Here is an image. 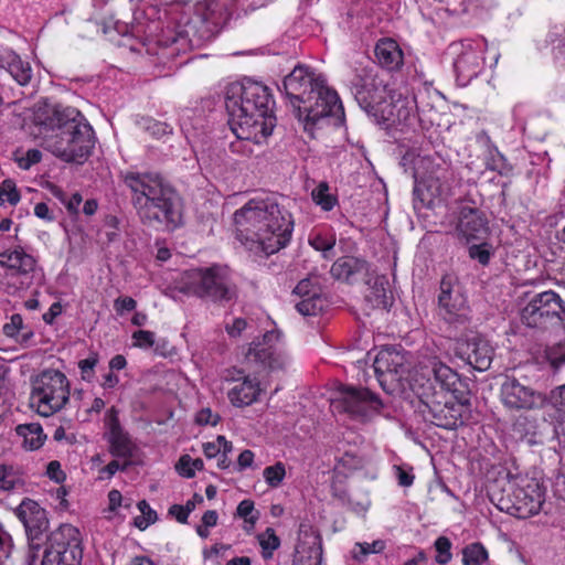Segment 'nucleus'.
Listing matches in <instances>:
<instances>
[{
	"label": "nucleus",
	"mask_w": 565,
	"mask_h": 565,
	"mask_svg": "<svg viewBox=\"0 0 565 565\" xmlns=\"http://www.w3.org/2000/svg\"><path fill=\"white\" fill-rule=\"evenodd\" d=\"M235 238L254 257H268L290 241L294 221L276 196L254 198L233 214Z\"/></svg>",
	"instance_id": "nucleus-1"
},
{
	"label": "nucleus",
	"mask_w": 565,
	"mask_h": 565,
	"mask_svg": "<svg viewBox=\"0 0 565 565\" xmlns=\"http://www.w3.org/2000/svg\"><path fill=\"white\" fill-rule=\"evenodd\" d=\"M33 122L41 132H51L44 137L45 149L66 162H82L94 148V130L75 107L39 102L33 107Z\"/></svg>",
	"instance_id": "nucleus-2"
},
{
	"label": "nucleus",
	"mask_w": 565,
	"mask_h": 565,
	"mask_svg": "<svg viewBox=\"0 0 565 565\" xmlns=\"http://www.w3.org/2000/svg\"><path fill=\"white\" fill-rule=\"evenodd\" d=\"M460 379L438 358L422 361L411 377V390L427 408L430 422L445 429H456L463 424V405L452 401Z\"/></svg>",
	"instance_id": "nucleus-3"
},
{
	"label": "nucleus",
	"mask_w": 565,
	"mask_h": 565,
	"mask_svg": "<svg viewBox=\"0 0 565 565\" xmlns=\"http://www.w3.org/2000/svg\"><path fill=\"white\" fill-rule=\"evenodd\" d=\"M282 90L303 130L313 137L318 124L327 117L342 118L343 106L335 90L327 85L326 77L313 68L298 64L285 76Z\"/></svg>",
	"instance_id": "nucleus-4"
},
{
	"label": "nucleus",
	"mask_w": 565,
	"mask_h": 565,
	"mask_svg": "<svg viewBox=\"0 0 565 565\" xmlns=\"http://www.w3.org/2000/svg\"><path fill=\"white\" fill-rule=\"evenodd\" d=\"M225 107L231 129L238 139L260 143L271 135L276 118L267 86L250 79L230 84Z\"/></svg>",
	"instance_id": "nucleus-5"
},
{
	"label": "nucleus",
	"mask_w": 565,
	"mask_h": 565,
	"mask_svg": "<svg viewBox=\"0 0 565 565\" xmlns=\"http://www.w3.org/2000/svg\"><path fill=\"white\" fill-rule=\"evenodd\" d=\"M131 202L147 226L175 227L180 222L179 196L159 173L129 171L122 174Z\"/></svg>",
	"instance_id": "nucleus-6"
},
{
	"label": "nucleus",
	"mask_w": 565,
	"mask_h": 565,
	"mask_svg": "<svg viewBox=\"0 0 565 565\" xmlns=\"http://www.w3.org/2000/svg\"><path fill=\"white\" fill-rule=\"evenodd\" d=\"M350 90L359 106L367 114L380 115L386 120L399 119L404 100L379 74L375 66L356 68L350 79Z\"/></svg>",
	"instance_id": "nucleus-7"
},
{
	"label": "nucleus",
	"mask_w": 565,
	"mask_h": 565,
	"mask_svg": "<svg viewBox=\"0 0 565 565\" xmlns=\"http://www.w3.org/2000/svg\"><path fill=\"white\" fill-rule=\"evenodd\" d=\"M175 289L214 302L230 301L236 295L227 268L218 265L183 271L175 281Z\"/></svg>",
	"instance_id": "nucleus-8"
},
{
	"label": "nucleus",
	"mask_w": 565,
	"mask_h": 565,
	"mask_svg": "<svg viewBox=\"0 0 565 565\" xmlns=\"http://www.w3.org/2000/svg\"><path fill=\"white\" fill-rule=\"evenodd\" d=\"M70 399V383L64 373L45 370L36 379L30 403L39 415L47 417L61 411Z\"/></svg>",
	"instance_id": "nucleus-9"
},
{
	"label": "nucleus",
	"mask_w": 565,
	"mask_h": 565,
	"mask_svg": "<svg viewBox=\"0 0 565 565\" xmlns=\"http://www.w3.org/2000/svg\"><path fill=\"white\" fill-rule=\"evenodd\" d=\"M505 491L507 497L499 499V509L521 519L537 514L544 502L543 489L535 479L512 477Z\"/></svg>",
	"instance_id": "nucleus-10"
},
{
	"label": "nucleus",
	"mask_w": 565,
	"mask_h": 565,
	"mask_svg": "<svg viewBox=\"0 0 565 565\" xmlns=\"http://www.w3.org/2000/svg\"><path fill=\"white\" fill-rule=\"evenodd\" d=\"M244 355L245 362L257 372L286 370L291 362L278 330L267 331L262 339L250 342Z\"/></svg>",
	"instance_id": "nucleus-11"
},
{
	"label": "nucleus",
	"mask_w": 565,
	"mask_h": 565,
	"mask_svg": "<svg viewBox=\"0 0 565 565\" xmlns=\"http://www.w3.org/2000/svg\"><path fill=\"white\" fill-rule=\"evenodd\" d=\"M82 557L78 531L72 525H62L50 535L38 562L40 565H81Z\"/></svg>",
	"instance_id": "nucleus-12"
},
{
	"label": "nucleus",
	"mask_w": 565,
	"mask_h": 565,
	"mask_svg": "<svg viewBox=\"0 0 565 565\" xmlns=\"http://www.w3.org/2000/svg\"><path fill=\"white\" fill-rule=\"evenodd\" d=\"M15 515L23 523L29 540L28 565H38L43 546L50 542L46 511L32 499H24L15 510Z\"/></svg>",
	"instance_id": "nucleus-13"
},
{
	"label": "nucleus",
	"mask_w": 565,
	"mask_h": 565,
	"mask_svg": "<svg viewBox=\"0 0 565 565\" xmlns=\"http://www.w3.org/2000/svg\"><path fill=\"white\" fill-rule=\"evenodd\" d=\"M430 358L437 356L422 353L413 370L409 371L406 366V360L403 354L395 350L386 349L379 352L374 360L373 367L382 388L388 393H392L402 386L403 381H407L411 385V377L415 369L422 361L427 362V360Z\"/></svg>",
	"instance_id": "nucleus-14"
},
{
	"label": "nucleus",
	"mask_w": 565,
	"mask_h": 565,
	"mask_svg": "<svg viewBox=\"0 0 565 565\" xmlns=\"http://www.w3.org/2000/svg\"><path fill=\"white\" fill-rule=\"evenodd\" d=\"M334 412L347 414L350 418L365 422L379 413L382 403L367 388L342 386L332 399Z\"/></svg>",
	"instance_id": "nucleus-15"
},
{
	"label": "nucleus",
	"mask_w": 565,
	"mask_h": 565,
	"mask_svg": "<svg viewBox=\"0 0 565 565\" xmlns=\"http://www.w3.org/2000/svg\"><path fill=\"white\" fill-rule=\"evenodd\" d=\"M439 316L450 326L459 328L470 319V310L461 286L451 276L443 277L438 296Z\"/></svg>",
	"instance_id": "nucleus-16"
},
{
	"label": "nucleus",
	"mask_w": 565,
	"mask_h": 565,
	"mask_svg": "<svg viewBox=\"0 0 565 565\" xmlns=\"http://www.w3.org/2000/svg\"><path fill=\"white\" fill-rule=\"evenodd\" d=\"M500 398L504 407L510 411H534L542 408L546 395L534 388L526 380L508 376L500 387Z\"/></svg>",
	"instance_id": "nucleus-17"
},
{
	"label": "nucleus",
	"mask_w": 565,
	"mask_h": 565,
	"mask_svg": "<svg viewBox=\"0 0 565 565\" xmlns=\"http://www.w3.org/2000/svg\"><path fill=\"white\" fill-rule=\"evenodd\" d=\"M522 321L532 328L540 327L551 319L565 322V302L558 294L547 290L535 295L522 309Z\"/></svg>",
	"instance_id": "nucleus-18"
},
{
	"label": "nucleus",
	"mask_w": 565,
	"mask_h": 565,
	"mask_svg": "<svg viewBox=\"0 0 565 565\" xmlns=\"http://www.w3.org/2000/svg\"><path fill=\"white\" fill-rule=\"evenodd\" d=\"M454 53L457 55L454 61V68L457 79L466 85L472 78L477 77L483 68V53L487 50L484 40H466L459 44H454Z\"/></svg>",
	"instance_id": "nucleus-19"
},
{
	"label": "nucleus",
	"mask_w": 565,
	"mask_h": 565,
	"mask_svg": "<svg viewBox=\"0 0 565 565\" xmlns=\"http://www.w3.org/2000/svg\"><path fill=\"white\" fill-rule=\"evenodd\" d=\"M459 356L478 371L490 367L493 358V348L480 333L472 330L466 332L458 341Z\"/></svg>",
	"instance_id": "nucleus-20"
},
{
	"label": "nucleus",
	"mask_w": 565,
	"mask_h": 565,
	"mask_svg": "<svg viewBox=\"0 0 565 565\" xmlns=\"http://www.w3.org/2000/svg\"><path fill=\"white\" fill-rule=\"evenodd\" d=\"M104 424L106 429L104 438L108 443L109 452L117 458L130 459L136 451V445L129 433L121 426L119 412L114 406L106 412Z\"/></svg>",
	"instance_id": "nucleus-21"
},
{
	"label": "nucleus",
	"mask_w": 565,
	"mask_h": 565,
	"mask_svg": "<svg viewBox=\"0 0 565 565\" xmlns=\"http://www.w3.org/2000/svg\"><path fill=\"white\" fill-rule=\"evenodd\" d=\"M488 221L483 213L471 206H462L456 225V234L466 243L482 241L488 235Z\"/></svg>",
	"instance_id": "nucleus-22"
},
{
	"label": "nucleus",
	"mask_w": 565,
	"mask_h": 565,
	"mask_svg": "<svg viewBox=\"0 0 565 565\" xmlns=\"http://www.w3.org/2000/svg\"><path fill=\"white\" fill-rule=\"evenodd\" d=\"M260 384L256 379L244 376L233 381L232 387L227 391V398L235 407H245L258 401Z\"/></svg>",
	"instance_id": "nucleus-23"
},
{
	"label": "nucleus",
	"mask_w": 565,
	"mask_h": 565,
	"mask_svg": "<svg viewBox=\"0 0 565 565\" xmlns=\"http://www.w3.org/2000/svg\"><path fill=\"white\" fill-rule=\"evenodd\" d=\"M367 263L363 259L344 256L338 258L331 266L330 274L333 278L344 281H353L367 273Z\"/></svg>",
	"instance_id": "nucleus-24"
},
{
	"label": "nucleus",
	"mask_w": 565,
	"mask_h": 565,
	"mask_svg": "<svg viewBox=\"0 0 565 565\" xmlns=\"http://www.w3.org/2000/svg\"><path fill=\"white\" fill-rule=\"evenodd\" d=\"M374 53L379 64L390 71L398 70L403 65V52L392 39L380 40Z\"/></svg>",
	"instance_id": "nucleus-25"
},
{
	"label": "nucleus",
	"mask_w": 565,
	"mask_h": 565,
	"mask_svg": "<svg viewBox=\"0 0 565 565\" xmlns=\"http://www.w3.org/2000/svg\"><path fill=\"white\" fill-rule=\"evenodd\" d=\"M1 63L19 85L25 86L30 83L32 67L29 62L23 61L17 53L12 51L7 52L1 57Z\"/></svg>",
	"instance_id": "nucleus-26"
},
{
	"label": "nucleus",
	"mask_w": 565,
	"mask_h": 565,
	"mask_svg": "<svg viewBox=\"0 0 565 565\" xmlns=\"http://www.w3.org/2000/svg\"><path fill=\"white\" fill-rule=\"evenodd\" d=\"M35 259L22 248L4 250L0 253V266L18 270L20 274H29L35 268Z\"/></svg>",
	"instance_id": "nucleus-27"
},
{
	"label": "nucleus",
	"mask_w": 565,
	"mask_h": 565,
	"mask_svg": "<svg viewBox=\"0 0 565 565\" xmlns=\"http://www.w3.org/2000/svg\"><path fill=\"white\" fill-rule=\"evenodd\" d=\"M335 233L331 228H319L309 235V244L316 250L321 252L324 258L334 256Z\"/></svg>",
	"instance_id": "nucleus-28"
},
{
	"label": "nucleus",
	"mask_w": 565,
	"mask_h": 565,
	"mask_svg": "<svg viewBox=\"0 0 565 565\" xmlns=\"http://www.w3.org/2000/svg\"><path fill=\"white\" fill-rule=\"evenodd\" d=\"M15 431L18 436L23 439V447L28 450L39 449L46 438L43 434L42 426L36 423L19 425Z\"/></svg>",
	"instance_id": "nucleus-29"
},
{
	"label": "nucleus",
	"mask_w": 565,
	"mask_h": 565,
	"mask_svg": "<svg viewBox=\"0 0 565 565\" xmlns=\"http://www.w3.org/2000/svg\"><path fill=\"white\" fill-rule=\"evenodd\" d=\"M24 478L19 468L11 465H0V490L17 491L24 487Z\"/></svg>",
	"instance_id": "nucleus-30"
},
{
	"label": "nucleus",
	"mask_w": 565,
	"mask_h": 565,
	"mask_svg": "<svg viewBox=\"0 0 565 565\" xmlns=\"http://www.w3.org/2000/svg\"><path fill=\"white\" fill-rule=\"evenodd\" d=\"M295 307L297 311L302 316H316L322 311L327 305L322 294H312L311 297H305L301 299H295Z\"/></svg>",
	"instance_id": "nucleus-31"
},
{
	"label": "nucleus",
	"mask_w": 565,
	"mask_h": 565,
	"mask_svg": "<svg viewBox=\"0 0 565 565\" xmlns=\"http://www.w3.org/2000/svg\"><path fill=\"white\" fill-rule=\"evenodd\" d=\"M311 198L323 211H331L337 203V198L330 193V188L324 182L312 190Z\"/></svg>",
	"instance_id": "nucleus-32"
},
{
	"label": "nucleus",
	"mask_w": 565,
	"mask_h": 565,
	"mask_svg": "<svg viewBox=\"0 0 565 565\" xmlns=\"http://www.w3.org/2000/svg\"><path fill=\"white\" fill-rule=\"evenodd\" d=\"M488 559V552L480 543H472L462 551V562L465 565H483Z\"/></svg>",
	"instance_id": "nucleus-33"
},
{
	"label": "nucleus",
	"mask_w": 565,
	"mask_h": 565,
	"mask_svg": "<svg viewBox=\"0 0 565 565\" xmlns=\"http://www.w3.org/2000/svg\"><path fill=\"white\" fill-rule=\"evenodd\" d=\"M363 466L361 457L353 452H344L337 461L334 467L335 476L347 475L351 471L360 469Z\"/></svg>",
	"instance_id": "nucleus-34"
},
{
	"label": "nucleus",
	"mask_w": 565,
	"mask_h": 565,
	"mask_svg": "<svg viewBox=\"0 0 565 565\" xmlns=\"http://www.w3.org/2000/svg\"><path fill=\"white\" fill-rule=\"evenodd\" d=\"M258 542L263 548L262 555L265 559L271 558L274 551L280 545V540L271 527H267L258 535Z\"/></svg>",
	"instance_id": "nucleus-35"
},
{
	"label": "nucleus",
	"mask_w": 565,
	"mask_h": 565,
	"mask_svg": "<svg viewBox=\"0 0 565 565\" xmlns=\"http://www.w3.org/2000/svg\"><path fill=\"white\" fill-rule=\"evenodd\" d=\"M486 166L492 171H497L501 175H508L512 171V167L507 159L497 149H490L486 158Z\"/></svg>",
	"instance_id": "nucleus-36"
},
{
	"label": "nucleus",
	"mask_w": 565,
	"mask_h": 565,
	"mask_svg": "<svg viewBox=\"0 0 565 565\" xmlns=\"http://www.w3.org/2000/svg\"><path fill=\"white\" fill-rule=\"evenodd\" d=\"M386 547V543L383 540H375L372 543L358 542L353 548V557L358 561L364 559L369 554L382 553Z\"/></svg>",
	"instance_id": "nucleus-37"
},
{
	"label": "nucleus",
	"mask_w": 565,
	"mask_h": 565,
	"mask_svg": "<svg viewBox=\"0 0 565 565\" xmlns=\"http://www.w3.org/2000/svg\"><path fill=\"white\" fill-rule=\"evenodd\" d=\"M263 477L270 488H278L286 477V467L278 461L273 466H268L263 471Z\"/></svg>",
	"instance_id": "nucleus-38"
},
{
	"label": "nucleus",
	"mask_w": 565,
	"mask_h": 565,
	"mask_svg": "<svg viewBox=\"0 0 565 565\" xmlns=\"http://www.w3.org/2000/svg\"><path fill=\"white\" fill-rule=\"evenodd\" d=\"M322 294L321 287L319 285L318 278L310 277L300 280L297 286L294 288L292 295L298 298L311 297L312 294Z\"/></svg>",
	"instance_id": "nucleus-39"
},
{
	"label": "nucleus",
	"mask_w": 565,
	"mask_h": 565,
	"mask_svg": "<svg viewBox=\"0 0 565 565\" xmlns=\"http://www.w3.org/2000/svg\"><path fill=\"white\" fill-rule=\"evenodd\" d=\"M175 468L182 477L192 478L195 470L203 469V460L200 458L192 459L189 455H184L179 459Z\"/></svg>",
	"instance_id": "nucleus-40"
},
{
	"label": "nucleus",
	"mask_w": 565,
	"mask_h": 565,
	"mask_svg": "<svg viewBox=\"0 0 565 565\" xmlns=\"http://www.w3.org/2000/svg\"><path fill=\"white\" fill-rule=\"evenodd\" d=\"M365 297L374 308L387 309L388 307V297L382 280L380 282L376 281Z\"/></svg>",
	"instance_id": "nucleus-41"
},
{
	"label": "nucleus",
	"mask_w": 565,
	"mask_h": 565,
	"mask_svg": "<svg viewBox=\"0 0 565 565\" xmlns=\"http://www.w3.org/2000/svg\"><path fill=\"white\" fill-rule=\"evenodd\" d=\"M138 509L141 515L135 519V525L140 530H146L157 521V512L145 500L138 502Z\"/></svg>",
	"instance_id": "nucleus-42"
},
{
	"label": "nucleus",
	"mask_w": 565,
	"mask_h": 565,
	"mask_svg": "<svg viewBox=\"0 0 565 565\" xmlns=\"http://www.w3.org/2000/svg\"><path fill=\"white\" fill-rule=\"evenodd\" d=\"M20 199L15 183L10 179L4 180L0 185V205L6 203L15 205L19 203Z\"/></svg>",
	"instance_id": "nucleus-43"
},
{
	"label": "nucleus",
	"mask_w": 565,
	"mask_h": 565,
	"mask_svg": "<svg viewBox=\"0 0 565 565\" xmlns=\"http://www.w3.org/2000/svg\"><path fill=\"white\" fill-rule=\"evenodd\" d=\"M435 548L437 551V555L435 558L436 563H438L439 565H446L451 561V542L449 541L448 537L439 536L435 541Z\"/></svg>",
	"instance_id": "nucleus-44"
},
{
	"label": "nucleus",
	"mask_w": 565,
	"mask_h": 565,
	"mask_svg": "<svg viewBox=\"0 0 565 565\" xmlns=\"http://www.w3.org/2000/svg\"><path fill=\"white\" fill-rule=\"evenodd\" d=\"M14 159L20 169L29 170L41 161L42 152L38 149H29L24 153L17 152Z\"/></svg>",
	"instance_id": "nucleus-45"
},
{
	"label": "nucleus",
	"mask_w": 565,
	"mask_h": 565,
	"mask_svg": "<svg viewBox=\"0 0 565 565\" xmlns=\"http://www.w3.org/2000/svg\"><path fill=\"white\" fill-rule=\"evenodd\" d=\"M13 550L12 537L8 532H0V565H11L10 558Z\"/></svg>",
	"instance_id": "nucleus-46"
},
{
	"label": "nucleus",
	"mask_w": 565,
	"mask_h": 565,
	"mask_svg": "<svg viewBox=\"0 0 565 565\" xmlns=\"http://www.w3.org/2000/svg\"><path fill=\"white\" fill-rule=\"evenodd\" d=\"M236 514L243 518L245 522L254 525L258 520V512H255L254 502L252 500H243L239 502Z\"/></svg>",
	"instance_id": "nucleus-47"
},
{
	"label": "nucleus",
	"mask_w": 565,
	"mask_h": 565,
	"mask_svg": "<svg viewBox=\"0 0 565 565\" xmlns=\"http://www.w3.org/2000/svg\"><path fill=\"white\" fill-rule=\"evenodd\" d=\"M54 196L60 199L66 206L67 211L72 214H76L78 212V207L82 203V195L79 193H74L68 200H65V194L62 190L54 188L52 190Z\"/></svg>",
	"instance_id": "nucleus-48"
},
{
	"label": "nucleus",
	"mask_w": 565,
	"mask_h": 565,
	"mask_svg": "<svg viewBox=\"0 0 565 565\" xmlns=\"http://www.w3.org/2000/svg\"><path fill=\"white\" fill-rule=\"evenodd\" d=\"M469 256L477 259L481 265H487L491 253L487 244H473L469 247Z\"/></svg>",
	"instance_id": "nucleus-49"
},
{
	"label": "nucleus",
	"mask_w": 565,
	"mask_h": 565,
	"mask_svg": "<svg viewBox=\"0 0 565 565\" xmlns=\"http://www.w3.org/2000/svg\"><path fill=\"white\" fill-rule=\"evenodd\" d=\"M23 329V319L21 315L14 313L10 317V321L3 326V333L7 337L15 338Z\"/></svg>",
	"instance_id": "nucleus-50"
},
{
	"label": "nucleus",
	"mask_w": 565,
	"mask_h": 565,
	"mask_svg": "<svg viewBox=\"0 0 565 565\" xmlns=\"http://www.w3.org/2000/svg\"><path fill=\"white\" fill-rule=\"evenodd\" d=\"M97 356L90 355L87 359L81 360L78 362V366L82 372V379L85 381H90L94 374V367L97 364Z\"/></svg>",
	"instance_id": "nucleus-51"
},
{
	"label": "nucleus",
	"mask_w": 565,
	"mask_h": 565,
	"mask_svg": "<svg viewBox=\"0 0 565 565\" xmlns=\"http://www.w3.org/2000/svg\"><path fill=\"white\" fill-rule=\"evenodd\" d=\"M135 345L139 348H150L154 343V333L147 330L136 331L132 335Z\"/></svg>",
	"instance_id": "nucleus-52"
},
{
	"label": "nucleus",
	"mask_w": 565,
	"mask_h": 565,
	"mask_svg": "<svg viewBox=\"0 0 565 565\" xmlns=\"http://www.w3.org/2000/svg\"><path fill=\"white\" fill-rule=\"evenodd\" d=\"M224 445V436H217L214 441L203 444V452L206 458H216L221 454V445Z\"/></svg>",
	"instance_id": "nucleus-53"
},
{
	"label": "nucleus",
	"mask_w": 565,
	"mask_h": 565,
	"mask_svg": "<svg viewBox=\"0 0 565 565\" xmlns=\"http://www.w3.org/2000/svg\"><path fill=\"white\" fill-rule=\"evenodd\" d=\"M220 420V416L214 414L210 408H203L198 412L195 416V422L199 425H216Z\"/></svg>",
	"instance_id": "nucleus-54"
},
{
	"label": "nucleus",
	"mask_w": 565,
	"mask_h": 565,
	"mask_svg": "<svg viewBox=\"0 0 565 565\" xmlns=\"http://www.w3.org/2000/svg\"><path fill=\"white\" fill-rule=\"evenodd\" d=\"M147 129L157 138L172 132V127L166 122L148 120Z\"/></svg>",
	"instance_id": "nucleus-55"
},
{
	"label": "nucleus",
	"mask_w": 565,
	"mask_h": 565,
	"mask_svg": "<svg viewBox=\"0 0 565 565\" xmlns=\"http://www.w3.org/2000/svg\"><path fill=\"white\" fill-rule=\"evenodd\" d=\"M551 402L557 412L565 414V384L552 392Z\"/></svg>",
	"instance_id": "nucleus-56"
},
{
	"label": "nucleus",
	"mask_w": 565,
	"mask_h": 565,
	"mask_svg": "<svg viewBox=\"0 0 565 565\" xmlns=\"http://www.w3.org/2000/svg\"><path fill=\"white\" fill-rule=\"evenodd\" d=\"M136 306L137 302L131 297H119L114 301V308L118 313L132 311Z\"/></svg>",
	"instance_id": "nucleus-57"
},
{
	"label": "nucleus",
	"mask_w": 565,
	"mask_h": 565,
	"mask_svg": "<svg viewBox=\"0 0 565 565\" xmlns=\"http://www.w3.org/2000/svg\"><path fill=\"white\" fill-rule=\"evenodd\" d=\"M246 326L247 322L244 319L237 318L232 323H227L225 329L231 337H238Z\"/></svg>",
	"instance_id": "nucleus-58"
},
{
	"label": "nucleus",
	"mask_w": 565,
	"mask_h": 565,
	"mask_svg": "<svg viewBox=\"0 0 565 565\" xmlns=\"http://www.w3.org/2000/svg\"><path fill=\"white\" fill-rule=\"evenodd\" d=\"M34 214L39 218L45 220L47 222L54 221V215L51 212V210L49 209L46 203H43V202L36 203L34 206Z\"/></svg>",
	"instance_id": "nucleus-59"
},
{
	"label": "nucleus",
	"mask_w": 565,
	"mask_h": 565,
	"mask_svg": "<svg viewBox=\"0 0 565 565\" xmlns=\"http://www.w3.org/2000/svg\"><path fill=\"white\" fill-rule=\"evenodd\" d=\"M526 422H527L526 417L519 419L515 424L516 428L523 427L522 431L524 433L525 436L536 437V436L541 435V431L539 430V427L536 425L529 423V426H525Z\"/></svg>",
	"instance_id": "nucleus-60"
},
{
	"label": "nucleus",
	"mask_w": 565,
	"mask_h": 565,
	"mask_svg": "<svg viewBox=\"0 0 565 565\" xmlns=\"http://www.w3.org/2000/svg\"><path fill=\"white\" fill-rule=\"evenodd\" d=\"M169 514L182 524L188 522L189 514L185 512L183 505L173 504L169 509Z\"/></svg>",
	"instance_id": "nucleus-61"
},
{
	"label": "nucleus",
	"mask_w": 565,
	"mask_h": 565,
	"mask_svg": "<svg viewBox=\"0 0 565 565\" xmlns=\"http://www.w3.org/2000/svg\"><path fill=\"white\" fill-rule=\"evenodd\" d=\"M254 461V452L246 449L242 451L237 459V465L239 470H244L252 466Z\"/></svg>",
	"instance_id": "nucleus-62"
},
{
	"label": "nucleus",
	"mask_w": 565,
	"mask_h": 565,
	"mask_svg": "<svg viewBox=\"0 0 565 565\" xmlns=\"http://www.w3.org/2000/svg\"><path fill=\"white\" fill-rule=\"evenodd\" d=\"M217 519H218V515H217V512L214 511V510H207L203 516H202V525H204L205 527H213L216 525L217 523Z\"/></svg>",
	"instance_id": "nucleus-63"
},
{
	"label": "nucleus",
	"mask_w": 565,
	"mask_h": 565,
	"mask_svg": "<svg viewBox=\"0 0 565 565\" xmlns=\"http://www.w3.org/2000/svg\"><path fill=\"white\" fill-rule=\"evenodd\" d=\"M62 312V307L58 302H54L47 312H45L43 315V320L46 322V323H52L53 320L58 316L61 315Z\"/></svg>",
	"instance_id": "nucleus-64"
}]
</instances>
